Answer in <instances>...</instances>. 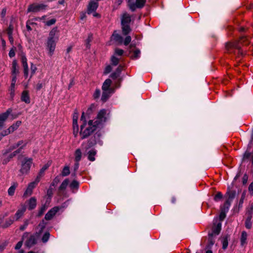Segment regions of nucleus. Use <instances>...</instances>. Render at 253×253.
Returning a JSON list of instances; mask_svg holds the SVG:
<instances>
[{
    "instance_id": "nucleus-35",
    "label": "nucleus",
    "mask_w": 253,
    "mask_h": 253,
    "mask_svg": "<svg viewBox=\"0 0 253 253\" xmlns=\"http://www.w3.org/2000/svg\"><path fill=\"white\" fill-rule=\"evenodd\" d=\"M128 6L131 11L133 12L135 11L136 8H137L135 3L132 2L130 0H127Z\"/></svg>"
},
{
    "instance_id": "nucleus-55",
    "label": "nucleus",
    "mask_w": 253,
    "mask_h": 253,
    "mask_svg": "<svg viewBox=\"0 0 253 253\" xmlns=\"http://www.w3.org/2000/svg\"><path fill=\"white\" fill-rule=\"evenodd\" d=\"M56 19L54 18L51 19L48 21H47L45 22V25L48 26H51L52 25L54 24L56 22Z\"/></svg>"
},
{
    "instance_id": "nucleus-57",
    "label": "nucleus",
    "mask_w": 253,
    "mask_h": 253,
    "mask_svg": "<svg viewBox=\"0 0 253 253\" xmlns=\"http://www.w3.org/2000/svg\"><path fill=\"white\" fill-rule=\"evenodd\" d=\"M131 38L129 36H127L125 38V41H124V44L125 45H127L131 42Z\"/></svg>"
},
{
    "instance_id": "nucleus-60",
    "label": "nucleus",
    "mask_w": 253,
    "mask_h": 253,
    "mask_svg": "<svg viewBox=\"0 0 253 253\" xmlns=\"http://www.w3.org/2000/svg\"><path fill=\"white\" fill-rule=\"evenodd\" d=\"M16 148L17 147H16L15 145L11 146L8 149L6 150V151L3 153V155H6V154L10 152L11 151L16 149Z\"/></svg>"
},
{
    "instance_id": "nucleus-17",
    "label": "nucleus",
    "mask_w": 253,
    "mask_h": 253,
    "mask_svg": "<svg viewBox=\"0 0 253 253\" xmlns=\"http://www.w3.org/2000/svg\"><path fill=\"white\" fill-rule=\"evenodd\" d=\"M21 61L24 68V76L27 78L28 75V66L27 62V58L25 55H22Z\"/></svg>"
},
{
    "instance_id": "nucleus-28",
    "label": "nucleus",
    "mask_w": 253,
    "mask_h": 253,
    "mask_svg": "<svg viewBox=\"0 0 253 253\" xmlns=\"http://www.w3.org/2000/svg\"><path fill=\"white\" fill-rule=\"evenodd\" d=\"M88 159L90 161H94L95 160V156L96 154V151L94 149L89 150L88 153Z\"/></svg>"
},
{
    "instance_id": "nucleus-41",
    "label": "nucleus",
    "mask_w": 253,
    "mask_h": 253,
    "mask_svg": "<svg viewBox=\"0 0 253 253\" xmlns=\"http://www.w3.org/2000/svg\"><path fill=\"white\" fill-rule=\"evenodd\" d=\"M92 40V34H89L88 36L87 39L85 41V45L86 48L88 49L90 48V42Z\"/></svg>"
},
{
    "instance_id": "nucleus-50",
    "label": "nucleus",
    "mask_w": 253,
    "mask_h": 253,
    "mask_svg": "<svg viewBox=\"0 0 253 253\" xmlns=\"http://www.w3.org/2000/svg\"><path fill=\"white\" fill-rule=\"evenodd\" d=\"M21 124V121H17L15 124H13V125L11 126L9 128H11L13 129V131L16 130L18 127Z\"/></svg>"
},
{
    "instance_id": "nucleus-32",
    "label": "nucleus",
    "mask_w": 253,
    "mask_h": 253,
    "mask_svg": "<svg viewBox=\"0 0 253 253\" xmlns=\"http://www.w3.org/2000/svg\"><path fill=\"white\" fill-rule=\"evenodd\" d=\"M82 153L80 149H78L75 152V161L76 162H79L82 158Z\"/></svg>"
},
{
    "instance_id": "nucleus-62",
    "label": "nucleus",
    "mask_w": 253,
    "mask_h": 253,
    "mask_svg": "<svg viewBox=\"0 0 253 253\" xmlns=\"http://www.w3.org/2000/svg\"><path fill=\"white\" fill-rule=\"evenodd\" d=\"M29 224V221L28 220H26L24 221V225H21L20 227V230H21V231H23L25 230V229L26 228V227L27 226V225H28Z\"/></svg>"
},
{
    "instance_id": "nucleus-24",
    "label": "nucleus",
    "mask_w": 253,
    "mask_h": 253,
    "mask_svg": "<svg viewBox=\"0 0 253 253\" xmlns=\"http://www.w3.org/2000/svg\"><path fill=\"white\" fill-rule=\"evenodd\" d=\"M21 100L26 103H29L30 102L28 91L24 90L22 92L21 95Z\"/></svg>"
},
{
    "instance_id": "nucleus-27",
    "label": "nucleus",
    "mask_w": 253,
    "mask_h": 253,
    "mask_svg": "<svg viewBox=\"0 0 253 253\" xmlns=\"http://www.w3.org/2000/svg\"><path fill=\"white\" fill-rule=\"evenodd\" d=\"M46 225V222H45L44 221V220L43 219H42L38 225V227L40 228V229L38 232H36V235L37 236L41 235L42 233L43 232V230L44 229Z\"/></svg>"
},
{
    "instance_id": "nucleus-48",
    "label": "nucleus",
    "mask_w": 253,
    "mask_h": 253,
    "mask_svg": "<svg viewBox=\"0 0 253 253\" xmlns=\"http://www.w3.org/2000/svg\"><path fill=\"white\" fill-rule=\"evenodd\" d=\"M231 202L226 200L225 202L223 207L221 208V210H224L225 211H227L229 209V207L230 206Z\"/></svg>"
},
{
    "instance_id": "nucleus-38",
    "label": "nucleus",
    "mask_w": 253,
    "mask_h": 253,
    "mask_svg": "<svg viewBox=\"0 0 253 253\" xmlns=\"http://www.w3.org/2000/svg\"><path fill=\"white\" fill-rule=\"evenodd\" d=\"M146 2V0H136L135 4L138 8H142Z\"/></svg>"
},
{
    "instance_id": "nucleus-4",
    "label": "nucleus",
    "mask_w": 253,
    "mask_h": 253,
    "mask_svg": "<svg viewBox=\"0 0 253 253\" xmlns=\"http://www.w3.org/2000/svg\"><path fill=\"white\" fill-rule=\"evenodd\" d=\"M47 7L46 5L43 4H32L29 6L28 12H37L41 10L45 9Z\"/></svg>"
},
{
    "instance_id": "nucleus-53",
    "label": "nucleus",
    "mask_w": 253,
    "mask_h": 253,
    "mask_svg": "<svg viewBox=\"0 0 253 253\" xmlns=\"http://www.w3.org/2000/svg\"><path fill=\"white\" fill-rule=\"evenodd\" d=\"M100 90L99 89H96L94 94H93V98L95 99L98 98L100 95Z\"/></svg>"
},
{
    "instance_id": "nucleus-31",
    "label": "nucleus",
    "mask_w": 253,
    "mask_h": 253,
    "mask_svg": "<svg viewBox=\"0 0 253 253\" xmlns=\"http://www.w3.org/2000/svg\"><path fill=\"white\" fill-rule=\"evenodd\" d=\"M58 28L57 27H54L49 32V37L48 39H55V38H56L57 37H55V35L56 33L58 32Z\"/></svg>"
},
{
    "instance_id": "nucleus-3",
    "label": "nucleus",
    "mask_w": 253,
    "mask_h": 253,
    "mask_svg": "<svg viewBox=\"0 0 253 253\" xmlns=\"http://www.w3.org/2000/svg\"><path fill=\"white\" fill-rule=\"evenodd\" d=\"M40 236H37L36 232L30 236V237L26 241L25 245L29 248H31L37 243V240Z\"/></svg>"
},
{
    "instance_id": "nucleus-9",
    "label": "nucleus",
    "mask_w": 253,
    "mask_h": 253,
    "mask_svg": "<svg viewBox=\"0 0 253 253\" xmlns=\"http://www.w3.org/2000/svg\"><path fill=\"white\" fill-rule=\"evenodd\" d=\"M98 6V3L97 2L94 1H90L87 6V13L88 14L95 11Z\"/></svg>"
},
{
    "instance_id": "nucleus-11",
    "label": "nucleus",
    "mask_w": 253,
    "mask_h": 253,
    "mask_svg": "<svg viewBox=\"0 0 253 253\" xmlns=\"http://www.w3.org/2000/svg\"><path fill=\"white\" fill-rule=\"evenodd\" d=\"M221 229V223L219 222L217 225L215 224H213V226L212 228V232L209 234V236L210 237H212L213 234L218 235L220 233Z\"/></svg>"
},
{
    "instance_id": "nucleus-47",
    "label": "nucleus",
    "mask_w": 253,
    "mask_h": 253,
    "mask_svg": "<svg viewBox=\"0 0 253 253\" xmlns=\"http://www.w3.org/2000/svg\"><path fill=\"white\" fill-rule=\"evenodd\" d=\"M60 181V176H57L55 177V178L53 179V181L52 182L51 184H50L51 187L52 186H56L58 183Z\"/></svg>"
},
{
    "instance_id": "nucleus-10",
    "label": "nucleus",
    "mask_w": 253,
    "mask_h": 253,
    "mask_svg": "<svg viewBox=\"0 0 253 253\" xmlns=\"http://www.w3.org/2000/svg\"><path fill=\"white\" fill-rule=\"evenodd\" d=\"M59 210V208L58 207H54L52 208L45 214L44 217L45 219L46 220H51Z\"/></svg>"
},
{
    "instance_id": "nucleus-23",
    "label": "nucleus",
    "mask_w": 253,
    "mask_h": 253,
    "mask_svg": "<svg viewBox=\"0 0 253 253\" xmlns=\"http://www.w3.org/2000/svg\"><path fill=\"white\" fill-rule=\"evenodd\" d=\"M236 195V192L235 190H231L228 189L227 192H226V195L228 196L227 201L230 202H231L232 200L235 198Z\"/></svg>"
},
{
    "instance_id": "nucleus-16",
    "label": "nucleus",
    "mask_w": 253,
    "mask_h": 253,
    "mask_svg": "<svg viewBox=\"0 0 253 253\" xmlns=\"http://www.w3.org/2000/svg\"><path fill=\"white\" fill-rule=\"evenodd\" d=\"M111 40H114L119 44H122L123 41V37L117 33V31H114L111 37Z\"/></svg>"
},
{
    "instance_id": "nucleus-6",
    "label": "nucleus",
    "mask_w": 253,
    "mask_h": 253,
    "mask_svg": "<svg viewBox=\"0 0 253 253\" xmlns=\"http://www.w3.org/2000/svg\"><path fill=\"white\" fill-rule=\"evenodd\" d=\"M95 126L87 127L83 131H82V139H84L90 136L96 130Z\"/></svg>"
},
{
    "instance_id": "nucleus-14",
    "label": "nucleus",
    "mask_w": 253,
    "mask_h": 253,
    "mask_svg": "<svg viewBox=\"0 0 253 253\" xmlns=\"http://www.w3.org/2000/svg\"><path fill=\"white\" fill-rule=\"evenodd\" d=\"M100 136V133H96L93 136L91 137L87 141V148H90L96 144V138Z\"/></svg>"
},
{
    "instance_id": "nucleus-64",
    "label": "nucleus",
    "mask_w": 253,
    "mask_h": 253,
    "mask_svg": "<svg viewBox=\"0 0 253 253\" xmlns=\"http://www.w3.org/2000/svg\"><path fill=\"white\" fill-rule=\"evenodd\" d=\"M249 191L250 192L251 195H253V181L249 186Z\"/></svg>"
},
{
    "instance_id": "nucleus-56",
    "label": "nucleus",
    "mask_w": 253,
    "mask_h": 253,
    "mask_svg": "<svg viewBox=\"0 0 253 253\" xmlns=\"http://www.w3.org/2000/svg\"><path fill=\"white\" fill-rule=\"evenodd\" d=\"M37 70V67L35 65H34L33 63H31V75L30 78L35 73L36 71Z\"/></svg>"
},
{
    "instance_id": "nucleus-2",
    "label": "nucleus",
    "mask_w": 253,
    "mask_h": 253,
    "mask_svg": "<svg viewBox=\"0 0 253 253\" xmlns=\"http://www.w3.org/2000/svg\"><path fill=\"white\" fill-rule=\"evenodd\" d=\"M225 47L227 51L230 53H234V51H232V49L236 48L238 50L239 53L242 54L241 47L239 45V41H236L234 42H227L225 44Z\"/></svg>"
},
{
    "instance_id": "nucleus-5",
    "label": "nucleus",
    "mask_w": 253,
    "mask_h": 253,
    "mask_svg": "<svg viewBox=\"0 0 253 253\" xmlns=\"http://www.w3.org/2000/svg\"><path fill=\"white\" fill-rule=\"evenodd\" d=\"M58 40V38H55V39H48L46 43V46L49 50V53L50 56H51L55 50L56 46V42Z\"/></svg>"
},
{
    "instance_id": "nucleus-30",
    "label": "nucleus",
    "mask_w": 253,
    "mask_h": 253,
    "mask_svg": "<svg viewBox=\"0 0 253 253\" xmlns=\"http://www.w3.org/2000/svg\"><path fill=\"white\" fill-rule=\"evenodd\" d=\"M69 183V180L68 178L65 179L62 182V183H61V184L59 186V187L58 188V191L59 192H62V191H64V190H65V189L66 188V187H67V185H68Z\"/></svg>"
},
{
    "instance_id": "nucleus-58",
    "label": "nucleus",
    "mask_w": 253,
    "mask_h": 253,
    "mask_svg": "<svg viewBox=\"0 0 253 253\" xmlns=\"http://www.w3.org/2000/svg\"><path fill=\"white\" fill-rule=\"evenodd\" d=\"M95 106L94 104H92L90 106V107L88 108V109H87V111H86V114H87V115H90V114H91V113H92V110H93V109H95Z\"/></svg>"
},
{
    "instance_id": "nucleus-19",
    "label": "nucleus",
    "mask_w": 253,
    "mask_h": 253,
    "mask_svg": "<svg viewBox=\"0 0 253 253\" xmlns=\"http://www.w3.org/2000/svg\"><path fill=\"white\" fill-rule=\"evenodd\" d=\"M49 203L50 201L46 200L44 204L42 206L40 211H39L37 216L41 217L45 211L47 209V207H48Z\"/></svg>"
},
{
    "instance_id": "nucleus-44",
    "label": "nucleus",
    "mask_w": 253,
    "mask_h": 253,
    "mask_svg": "<svg viewBox=\"0 0 253 253\" xmlns=\"http://www.w3.org/2000/svg\"><path fill=\"white\" fill-rule=\"evenodd\" d=\"M88 126H95V128H97L98 126L99 125V121L96 120L95 121L93 122V120H89L88 122Z\"/></svg>"
},
{
    "instance_id": "nucleus-8",
    "label": "nucleus",
    "mask_w": 253,
    "mask_h": 253,
    "mask_svg": "<svg viewBox=\"0 0 253 253\" xmlns=\"http://www.w3.org/2000/svg\"><path fill=\"white\" fill-rule=\"evenodd\" d=\"M39 181H37V179L34 182H31L28 185V186L23 194V197H26L30 196L32 194L33 189L35 187L36 185Z\"/></svg>"
},
{
    "instance_id": "nucleus-39",
    "label": "nucleus",
    "mask_w": 253,
    "mask_h": 253,
    "mask_svg": "<svg viewBox=\"0 0 253 253\" xmlns=\"http://www.w3.org/2000/svg\"><path fill=\"white\" fill-rule=\"evenodd\" d=\"M70 173V171L69 167L68 166H65L63 169L61 174L63 176H66L68 175Z\"/></svg>"
},
{
    "instance_id": "nucleus-1",
    "label": "nucleus",
    "mask_w": 253,
    "mask_h": 253,
    "mask_svg": "<svg viewBox=\"0 0 253 253\" xmlns=\"http://www.w3.org/2000/svg\"><path fill=\"white\" fill-rule=\"evenodd\" d=\"M33 164L32 158L25 157L21 162V168L20 171L22 174H27L29 171L31 165Z\"/></svg>"
},
{
    "instance_id": "nucleus-29",
    "label": "nucleus",
    "mask_w": 253,
    "mask_h": 253,
    "mask_svg": "<svg viewBox=\"0 0 253 253\" xmlns=\"http://www.w3.org/2000/svg\"><path fill=\"white\" fill-rule=\"evenodd\" d=\"M26 211V208L25 206H23L21 209L18 210L15 213V216L16 217V220H18L20 217H21Z\"/></svg>"
},
{
    "instance_id": "nucleus-13",
    "label": "nucleus",
    "mask_w": 253,
    "mask_h": 253,
    "mask_svg": "<svg viewBox=\"0 0 253 253\" xmlns=\"http://www.w3.org/2000/svg\"><path fill=\"white\" fill-rule=\"evenodd\" d=\"M51 162L48 161L47 164L44 165L43 167L40 169L38 175H37L36 179H37V181H40L41 178L43 176L45 170H46L48 167L50 166Z\"/></svg>"
},
{
    "instance_id": "nucleus-34",
    "label": "nucleus",
    "mask_w": 253,
    "mask_h": 253,
    "mask_svg": "<svg viewBox=\"0 0 253 253\" xmlns=\"http://www.w3.org/2000/svg\"><path fill=\"white\" fill-rule=\"evenodd\" d=\"M27 143H26L23 146H21L19 148H18L17 150L13 152V153H11L9 156V159H11L13 157H15L17 154L20 153L24 148V147L26 145Z\"/></svg>"
},
{
    "instance_id": "nucleus-51",
    "label": "nucleus",
    "mask_w": 253,
    "mask_h": 253,
    "mask_svg": "<svg viewBox=\"0 0 253 253\" xmlns=\"http://www.w3.org/2000/svg\"><path fill=\"white\" fill-rule=\"evenodd\" d=\"M112 64L114 66H116L119 63V59L116 57L115 56H113L111 57Z\"/></svg>"
},
{
    "instance_id": "nucleus-37",
    "label": "nucleus",
    "mask_w": 253,
    "mask_h": 253,
    "mask_svg": "<svg viewBox=\"0 0 253 253\" xmlns=\"http://www.w3.org/2000/svg\"><path fill=\"white\" fill-rule=\"evenodd\" d=\"M252 217L251 216H248L245 222V226L248 229H251L252 226V223L251 222Z\"/></svg>"
},
{
    "instance_id": "nucleus-25",
    "label": "nucleus",
    "mask_w": 253,
    "mask_h": 253,
    "mask_svg": "<svg viewBox=\"0 0 253 253\" xmlns=\"http://www.w3.org/2000/svg\"><path fill=\"white\" fill-rule=\"evenodd\" d=\"M18 186L17 182H13L12 185L10 186L8 189V194L10 196H12L14 195L15 193V190L16 187Z\"/></svg>"
},
{
    "instance_id": "nucleus-52",
    "label": "nucleus",
    "mask_w": 253,
    "mask_h": 253,
    "mask_svg": "<svg viewBox=\"0 0 253 253\" xmlns=\"http://www.w3.org/2000/svg\"><path fill=\"white\" fill-rule=\"evenodd\" d=\"M248 216H251L252 217L253 214V203H252L250 207L248 209L247 212Z\"/></svg>"
},
{
    "instance_id": "nucleus-61",
    "label": "nucleus",
    "mask_w": 253,
    "mask_h": 253,
    "mask_svg": "<svg viewBox=\"0 0 253 253\" xmlns=\"http://www.w3.org/2000/svg\"><path fill=\"white\" fill-rule=\"evenodd\" d=\"M222 197L223 196L222 194L220 192H218L214 196V200L217 201L218 200L221 199Z\"/></svg>"
},
{
    "instance_id": "nucleus-12",
    "label": "nucleus",
    "mask_w": 253,
    "mask_h": 253,
    "mask_svg": "<svg viewBox=\"0 0 253 253\" xmlns=\"http://www.w3.org/2000/svg\"><path fill=\"white\" fill-rule=\"evenodd\" d=\"M106 111L105 109H102L98 112L96 117V121H99V125L101 124L102 122H104L106 121Z\"/></svg>"
},
{
    "instance_id": "nucleus-42",
    "label": "nucleus",
    "mask_w": 253,
    "mask_h": 253,
    "mask_svg": "<svg viewBox=\"0 0 253 253\" xmlns=\"http://www.w3.org/2000/svg\"><path fill=\"white\" fill-rule=\"evenodd\" d=\"M247 233L245 231L242 232L241 238V243L242 246L244 245V244H245L246 240H247Z\"/></svg>"
},
{
    "instance_id": "nucleus-40",
    "label": "nucleus",
    "mask_w": 253,
    "mask_h": 253,
    "mask_svg": "<svg viewBox=\"0 0 253 253\" xmlns=\"http://www.w3.org/2000/svg\"><path fill=\"white\" fill-rule=\"evenodd\" d=\"M50 237V233L49 232H46L42 238V241L43 243H46Z\"/></svg>"
},
{
    "instance_id": "nucleus-45",
    "label": "nucleus",
    "mask_w": 253,
    "mask_h": 253,
    "mask_svg": "<svg viewBox=\"0 0 253 253\" xmlns=\"http://www.w3.org/2000/svg\"><path fill=\"white\" fill-rule=\"evenodd\" d=\"M79 183L76 180H74L70 185V187L72 189H78Z\"/></svg>"
},
{
    "instance_id": "nucleus-49",
    "label": "nucleus",
    "mask_w": 253,
    "mask_h": 253,
    "mask_svg": "<svg viewBox=\"0 0 253 253\" xmlns=\"http://www.w3.org/2000/svg\"><path fill=\"white\" fill-rule=\"evenodd\" d=\"M140 51L138 49H136L133 52V55L131 56L132 58L136 59L139 56Z\"/></svg>"
},
{
    "instance_id": "nucleus-22",
    "label": "nucleus",
    "mask_w": 253,
    "mask_h": 253,
    "mask_svg": "<svg viewBox=\"0 0 253 253\" xmlns=\"http://www.w3.org/2000/svg\"><path fill=\"white\" fill-rule=\"evenodd\" d=\"M112 91V90H103L101 99L103 102H106L108 100L110 96Z\"/></svg>"
},
{
    "instance_id": "nucleus-7",
    "label": "nucleus",
    "mask_w": 253,
    "mask_h": 253,
    "mask_svg": "<svg viewBox=\"0 0 253 253\" xmlns=\"http://www.w3.org/2000/svg\"><path fill=\"white\" fill-rule=\"evenodd\" d=\"M12 110L8 109L5 112L0 114V130L3 127L4 122L7 120Z\"/></svg>"
},
{
    "instance_id": "nucleus-33",
    "label": "nucleus",
    "mask_w": 253,
    "mask_h": 253,
    "mask_svg": "<svg viewBox=\"0 0 253 253\" xmlns=\"http://www.w3.org/2000/svg\"><path fill=\"white\" fill-rule=\"evenodd\" d=\"M12 65V75L18 74L19 73V71L17 69V66H18L17 65V61L16 60L13 61Z\"/></svg>"
},
{
    "instance_id": "nucleus-63",
    "label": "nucleus",
    "mask_w": 253,
    "mask_h": 253,
    "mask_svg": "<svg viewBox=\"0 0 253 253\" xmlns=\"http://www.w3.org/2000/svg\"><path fill=\"white\" fill-rule=\"evenodd\" d=\"M245 192H243L242 194V196L241 197V199L240 200V201H239V207H242V205L243 203V201H244V200L245 199Z\"/></svg>"
},
{
    "instance_id": "nucleus-54",
    "label": "nucleus",
    "mask_w": 253,
    "mask_h": 253,
    "mask_svg": "<svg viewBox=\"0 0 253 253\" xmlns=\"http://www.w3.org/2000/svg\"><path fill=\"white\" fill-rule=\"evenodd\" d=\"M226 212V211H225L224 210H221V212L220 213L219 217V220L220 221L223 220V219L225 218Z\"/></svg>"
},
{
    "instance_id": "nucleus-26",
    "label": "nucleus",
    "mask_w": 253,
    "mask_h": 253,
    "mask_svg": "<svg viewBox=\"0 0 253 253\" xmlns=\"http://www.w3.org/2000/svg\"><path fill=\"white\" fill-rule=\"evenodd\" d=\"M229 238V235L227 234L222 238V249L226 250L228 245V239Z\"/></svg>"
},
{
    "instance_id": "nucleus-21",
    "label": "nucleus",
    "mask_w": 253,
    "mask_h": 253,
    "mask_svg": "<svg viewBox=\"0 0 253 253\" xmlns=\"http://www.w3.org/2000/svg\"><path fill=\"white\" fill-rule=\"evenodd\" d=\"M123 34L125 36L127 35L131 31L129 24H121Z\"/></svg>"
},
{
    "instance_id": "nucleus-20",
    "label": "nucleus",
    "mask_w": 253,
    "mask_h": 253,
    "mask_svg": "<svg viewBox=\"0 0 253 253\" xmlns=\"http://www.w3.org/2000/svg\"><path fill=\"white\" fill-rule=\"evenodd\" d=\"M112 83V82L110 79H106L103 84L102 86V90H112V89L110 87Z\"/></svg>"
},
{
    "instance_id": "nucleus-43",
    "label": "nucleus",
    "mask_w": 253,
    "mask_h": 253,
    "mask_svg": "<svg viewBox=\"0 0 253 253\" xmlns=\"http://www.w3.org/2000/svg\"><path fill=\"white\" fill-rule=\"evenodd\" d=\"M13 132V129L11 128H8L7 129L4 130L3 132L0 133V135H1V137L4 136L5 135H8L11 132Z\"/></svg>"
},
{
    "instance_id": "nucleus-36",
    "label": "nucleus",
    "mask_w": 253,
    "mask_h": 253,
    "mask_svg": "<svg viewBox=\"0 0 253 253\" xmlns=\"http://www.w3.org/2000/svg\"><path fill=\"white\" fill-rule=\"evenodd\" d=\"M14 222V220L11 218L8 219L6 220L4 224L1 225V227L2 228H6L10 226Z\"/></svg>"
},
{
    "instance_id": "nucleus-18",
    "label": "nucleus",
    "mask_w": 253,
    "mask_h": 253,
    "mask_svg": "<svg viewBox=\"0 0 253 253\" xmlns=\"http://www.w3.org/2000/svg\"><path fill=\"white\" fill-rule=\"evenodd\" d=\"M131 22V17L127 12H124L121 17V24H129Z\"/></svg>"
},
{
    "instance_id": "nucleus-46",
    "label": "nucleus",
    "mask_w": 253,
    "mask_h": 253,
    "mask_svg": "<svg viewBox=\"0 0 253 253\" xmlns=\"http://www.w3.org/2000/svg\"><path fill=\"white\" fill-rule=\"evenodd\" d=\"M53 188L50 186L49 189L47 191V195L48 196V197L47 198V200L50 201L51 198L52 196L53 195Z\"/></svg>"
},
{
    "instance_id": "nucleus-15",
    "label": "nucleus",
    "mask_w": 253,
    "mask_h": 253,
    "mask_svg": "<svg viewBox=\"0 0 253 253\" xmlns=\"http://www.w3.org/2000/svg\"><path fill=\"white\" fill-rule=\"evenodd\" d=\"M26 203L28 205V209L31 211L34 210L37 206V199L35 197H31Z\"/></svg>"
},
{
    "instance_id": "nucleus-59",
    "label": "nucleus",
    "mask_w": 253,
    "mask_h": 253,
    "mask_svg": "<svg viewBox=\"0 0 253 253\" xmlns=\"http://www.w3.org/2000/svg\"><path fill=\"white\" fill-rule=\"evenodd\" d=\"M112 70V68L111 65H108L105 69L104 71V74H108Z\"/></svg>"
}]
</instances>
